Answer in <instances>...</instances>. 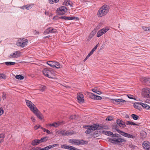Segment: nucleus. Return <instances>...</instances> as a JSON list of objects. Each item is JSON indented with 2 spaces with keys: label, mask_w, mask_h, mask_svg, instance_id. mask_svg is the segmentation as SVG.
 I'll return each instance as SVG.
<instances>
[{
  "label": "nucleus",
  "mask_w": 150,
  "mask_h": 150,
  "mask_svg": "<svg viewBox=\"0 0 150 150\" xmlns=\"http://www.w3.org/2000/svg\"><path fill=\"white\" fill-rule=\"evenodd\" d=\"M90 56L88 54L87 55V56L86 57V58L84 59L83 60V61L85 62Z\"/></svg>",
  "instance_id": "nucleus-62"
},
{
  "label": "nucleus",
  "mask_w": 150,
  "mask_h": 150,
  "mask_svg": "<svg viewBox=\"0 0 150 150\" xmlns=\"http://www.w3.org/2000/svg\"><path fill=\"white\" fill-rule=\"evenodd\" d=\"M40 149V147H37L35 149H33V150H38V149Z\"/></svg>",
  "instance_id": "nucleus-64"
},
{
  "label": "nucleus",
  "mask_w": 150,
  "mask_h": 150,
  "mask_svg": "<svg viewBox=\"0 0 150 150\" xmlns=\"http://www.w3.org/2000/svg\"><path fill=\"white\" fill-rule=\"evenodd\" d=\"M141 103L139 102H136L134 104V107L139 110H140L141 109Z\"/></svg>",
  "instance_id": "nucleus-20"
},
{
  "label": "nucleus",
  "mask_w": 150,
  "mask_h": 150,
  "mask_svg": "<svg viewBox=\"0 0 150 150\" xmlns=\"http://www.w3.org/2000/svg\"><path fill=\"white\" fill-rule=\"evenodd\" d=\"M102 131H98L97 130L95 131L93 133L91 134V136L94 138L98 137L99 135L101 134V133L102 132Z\"/></svg>",
  "instance_id": "nucleus-18"
},
{
  "label": "nucleus",
  "mask_w": 150,
  "mask_h": 150,
  "mask_svg": "<svg viewBox=\"0 0 150 150\" xmlns=\"http://www.w3.org/2000/svg\"><path fill=\"white\" fill-rule=\"evenodd\" d=\"M119 126L116 123L113 124L112 126L113 129L116 130L119 133L121 134L122 133L121 132H123V131L119 129Z\"/></svg>",
  "instance_id": "nucleus-17"
},
{
  "label": "nucleus",
  "mask_w": 150,
  "mask_h": 150,
  "mask_svg": "<svg viewBox=\"0 0 150 150\" xmlns=\"http://www.w3.org/2000/svg\"><path fill=\"white\" fill-rule=\"evenodd\" d=\"M150 80V78L147 77H142L140 78V81L142 83H148Z\"/></svg>",
  "instance_id": "nucleus-19"
},
{
  "label": "nucleus",
  "mask_w": 150,
  "mask_h": 150,
  "mask_svg": "<svg viewBox=\"0 0 150 150\" xmlns=\"http://www.w3.org/2000/svg\"><path fill=\"white\" fill-rule=\"evenodd\" d=\"M102 133L109 136L112 135V137L113 134L112 132L110 131H102Z\"/></svg>",
  "instance_id": "nucleus-26"
},
{
  "label": "nucleus",
  "mask_w": 150,
  "mask_h": 150,
  "mask_svg": "<svg viewBox=\"0 0 150 150\" xmlns=\"http://www.w3.org/2000/svg\"><path fill=\"white\" fill-rule=\"evenodd\" d=\"M87 93L88 95L90 98L92 99H95L96 95L92 93L88 92Z\"/></svg>",
  "instance_id": "nucleus-28"
},
{
  "label": "nucleus",
  "mask_w": 150,
  "mask_h": 150,
  "mask_svg": "<svg viewBox=\"0 0 150 150\" xmlns=\"http://www.w3.org/2000/svg\"><path fill=\"white\" fill-rule=\"evenodd\" d=\"M142 28L145 31L148 30L147 27H142Z\"/></svg>",
  "instance_id": "nucleus-63"
},
{
  "label": "nucleus",
  "mask_w": 150,
  "mask_h": 150,
  "mask_svg": "<svg viewBox=\"0 0 150 150\" xmlns=\"http://www.w3.org/2000/svg\"><path fill=\"white\" fill-rule=\"evenodd\" d=\"M44 75L50 78H53L54 75V72L51 68L45 69L42 71Z\"/></svg>",
  "instance_id": "nucleus-3"
},
{
  "label": "nucleus",
  "mask_w": 150,
  "mask_h": 150,
  "mask_svg": "<svg viewBox=\"0 0 150 150\" xmlns=\"http://www.w3.org/2000/svg\"><path fill=\"white\" fill-rule=\"evenodd\" d=\"M26 105L30 110L33 112L40 120H42L43 116L42 114L38 110L35 105L30 101L25 100Z\"/></svg>",
  "instance_id": "nucleus-1"
},
{
  "label": "nucleus",
  "mask_w": 150,
  "mask_h": 150,
  "mask_svg": "<svg viewBox=\"0 0 150 150\" xmlns=\"http://www.w3.org/2000/svg\"><path fill=\"white\" fill-rule=\"evenodd\" d=\"M2 97L3 99L4 100L6 98V94L4 93H3L2 95Z\"/></svg>",
  "instance_id": "nucleus-56"
},
{
  "label": "nucleus",
  "mask_w": 150,
  "mask_h": 150,
  "mask_svg": "<svg viewBox=\"0 0 150 150\" xmlns=\"http://www.w3.org/2000/svg\"><path fill=\"white\" fill-rule=\"evenodd\" d=\"M6 76L3 73L0 74V79H6Z\"/></svg>",
  "instance_id": "nucleus-43"
},
{
  "label": "nucleus",
  "mask_w": 150,
  "mask_h": 150,
  "mask_svg": "<svg viewBox=\"0 0 150 150\" xmlns=\"http://www.w3.org/2000/svg\"><path fill=\"white\" fill-rule=\"evenodd\" d=\"M4 111L2 107L0 108V116L2 115L4 113Z\"/></svg>",
  "instance_id": "nucleus-53"
},
{
  "label": "nucleus",
  "mask_w": 150,
  "mask_h": 150,
  "mask_svg": "<svg viewBox=\"0 0 150 150\" xmlns=\"http://www.w3.org/2000/svg\"><path fill=\"white\" fill-rule=\"evenodd\" d=\"M58 145L59 144H56L53 145H50L49 146L45 147V149H46V150H48L54 147L58 146Z\"/></svg>",
  "instance_id": "nucleus-25"
},
{
  "label": "nucleus",
  "mask_w": 150,
  "mask_h": 150,
  "mask_svg": "<svg viewBox=\"0 0 150 150\" xmlns=\"http://www.w3.org/2000/svg\"><path fill=\"white\" fill-rule=\"evenodd\" d=\"M76 116L75 115H71L70 116L69 119L71 120H72L73 119H75V118Z\"/></svg>",
  "instance_id": "nucleus-57"
},
{
  "label": "nucleus",
  "mask_w": 150,
  "mask_h": 150,
  "mask_svg": "<svg viewBox=\"0 0 150 150\" xmlns=\"http://www.w3.org/2000/svg\"><path fill=\"white\" fill-rule=\"evenodd\" d=\"M46 88V87L45 86L41 85V86L40 87L39 90L42 92H43L45 90Z\"/></svg>",
  "instance_id": "nucleus-44"
},
{
  "label": "nucleus",
  "mask_w": 150,
  "mask_h": 150,
  "mask_svg": "<svg viewBox=\"0 0 150 150\" xmlns=\"http://www.w3.org/2000/svg\"><path fill=\"white\" fill-rule=\"evenodd\" d=\"M111 101L112 103L116 105L119 104L120 103H124L126 102L124 100L120 99H111Z\"/></svg>",
  "instance_id": "nucleus-8"
},
{
  "label": "nucleus",
  "mask_w": 150,
  "mask_h": 150,
  "mask_svg": "<svg viewBox=\"0 0 150 150\" xmlns=\"http://www.w3.org/2000/svg\"><path fill=\"white\" fill-rule=\"evenodd\" d=\"M88 143V141H85L83 139H76V145H83L87 144Z\"/></svg>",
  "instance_id": "nucleus-10"
},
{
  "label": "nucleus",
  "mask_w": 150,
  "mask_h": 150,
  "mask_svg": "<svg viewBox=\"0 0 150 150\" xmlns=\"http://www.w3.org/2000/svg\"><path fill=\"white\" fill-rule=\"evenodd\" d=\"M121 135L118 134H113L112 138H110L109 141L114 144L121 145L119 143L123 142H126V140L121 138Z\"/></svg>",
  "instance_id": "nucleus-2"
},
{
  "label": "nucleus",
  "mask_w": 150,
  "mask_h": 150,
  "mask_svg": "<svg viewBox=\"0 0 150 150\" xmlns=\"http://www.w3.org/2000/svg\"><path fill=\"white\" fill-rule=\"evenodd\" d=\"M61 147L62 148L68 149H69V145H67V144L62 145Z\"/></svg>",
  "instance_id": "nucleus-48"
},
{
  "label": "nucleus",
  "mask_w": 150,
  "mask_h": 150,
  "mask_svg": "<svg viewBox=\"0 0 150 150\" xmlns=\"http://www.w3.org/2000/svg\"><path fill=\"white\" fill-rule=\"evenodd\" d=\"M69 149H69L70 150H77V149L75 148L74 147L69 146Z\"/></svg>",
  "instance_id": "nucleus-47"
},
{
  "label": "nucleus",
  "mask_w": 150,
  "mask_h": 150,
  "mask_svg": "<svg viewBox=\"0 0 150 150\" xmlns=\"http://www.w3.org/2000/svg\"><path fill=\"white\" fill-rule=\"evenodd\" d=\"M142 95L145 98H150V89L144 88L142 90Z\"/></svg>",
  "instance_id": "nucleus-5"
},
{
  "label": "nucleus",
  "mask_w": 150,
  "mask_h": 150,
  "mask_svg": "<svg viewBox=\"0 0 150 150\" xmlns=\"http://www.w3.org/2000/svg\"><path fill=\"white\" fill-rule=\"evenodd\" d=\"M59 18L61 19H64L65 20H72L75 19H76L77 20H79V18L78 17H70V16H60L59 17Z\"/></svg>",
  "instance_id": "nucleus-13"
},
{
  "label": "nucleus",
  "mask_w": 150,
  "mask_h": 150,
  "mask_svg": "<svg viewBox=\"0 0 150 150\" xmlns=\"http://www.w3.org/2000/svg\"><path fill=\"white\" fill-rule=\"evenodd\" d=\"M28 43V40L27 39H25L23 41H18L17 42L16 44L18 46H20L21 47H24L27 45Z\"/></svg>",
  "instance_id": "nucleus-6"
},
{
  "label": "nucleus",
  "mask_w": 150,
  "mask_h": 150,
  "mask_svg": "<svg viewBox=\"0 0 150 150\" xmlns=\"http://www.w3.org/2000/svg\"><path fill=\"white\" fill-rule=\"evenodd\" d=\"M107 13L108 10L105 11L100 8L98 12L97 15L98 17H100L106 15Z\"/></svg>",
  "instance_id": "nucleus-7"
},
{
  "label": "nucleus",
  "mask_w": 150,
  "mask_h": 150,
  "mask_svg": "<svg viewBox=\"0 0 150 150\" xmlns=\"http://www.w3.org/2000/svg\"><path fill=\"white\" fill-rule=\"evenodd\" d=\"M20 53L21 52L18 51H15L13 53L10 54L9 56V58H17L20 56Z\"/></svg>",
  "instance_id": "nucleus-14"
},
{
  "label": "nucleus",
  "mask_w": 150,
  "mask_h": 150,
  "mask_svg": "<svg viewBox=\"0 0 150 150\" xmlns=\"http://www.w3.org/2000/svg\"><path fill=\"white\" fill-rule=\"evenodd\" d=\"M22 9H26L27 10H29L31 8V6L30 5H29L28 6V5H25V6H24L22 7L21 8Z\"/></svg>",
  "instance_id": "nucleus-37"
},
{
  "label": "nucleus",
  "mask_w": 150,
  "mask_h": 150,
  "mask_svg": "<svg viewBox=\"0 0 150 150\" xmlns=\"http://www.w3.org/2000/svg\"><path fill=\"white\" fill-rule=\"evenodd\" d=\"M146 133L144 131H142L140 133V138L143 140L146 137Z\"/></svg>",
  "instance_id": "nucleus-21"
},
{
  "label": "nucleus",
  "mask_w": 150,
  "mask_h": 150,
  "mask_svg": "<svg viewBox=\"0 0 150 150\" xmlns=\"http://www.w3.org/2000/svg\"><path fill=\"white\" fill-rule=\"evenodd\" d=\"M41 127L40 125H39L38 126L37 125H35L34 127V129L35 130L38 129L39 128Z\"/></svg>",
  "instance_id": "nucleus-59"
},
{
  "label": "nucleus",
  "mask_w": 150,
  "mask_h": 150,
  "mask_svg": "<svg viewBox=\"0 0 150 150\" xmlns=\"http://www.w3.org/2000/svg\"><path fill=\"white\" fill-rule=\"evenodd\" d=\"M47 64L50 66L51 67L54 68L56 67L57 68H60V67H57L56 66V65L54 64L53 62L52 61H49L47 62Z\"/></svg>",
  "instance_id": "nucleus-24"
},
{
  "label": "nucleus",
  "mask_w": 150,
  "mask_h": 150,
  "mask_svg": "<svg viewBox=\"0 0 150 150\" xmlns=\"http://www.w3.org/2000/svg\"><path fill=\"white\" fill-rule=\"evenodd\" d=\"M4 63L6 66H8L14 65L16 64L15 62H5Z\"/></svg>",
  "instance_id": "nucleus-33"
},
{
  "label": "nucleus",
  "mask_w": 150,
  "mask_h": 150,
  "mask_svg": "<svg viewBox=\"0 0 150 150\" xmlns=\"http://www.w3.org/2000/svg\"><path fill=\"white\" fill-rule=\"evenodd\" d=\"M122 133L121 134L123 136H124L125 137H128L129 138L130 136V134H129L128 133H126L124 132H121Z\"/></svg>",
  "instance_id": "nucleus-32"
},
{
  "label": "nucleus",
  "mask_w": 150,
  "mask_h": 150,
  "mask_svg": "<svg viewBox=\"0 0 150 150\" xmlns=\"http://www.w3.org/2000/svg\"><path fill=\"white\" fill-rule=\"evenodd\" d=\"M97 123L95 124L91 125H90L89 127H90L92 131H94L97 129Z\"/></svg>",
  "instance_id": "nucleus-27"
},
{
  "label": "nucleus",
  "mask_w": 150,
  "mask_h": 150,
  "mask_svg": "<svg viewBox=\"0 0 150 150\" xmlns=\"http://www.w3.org/2000/svg\"><path fill=\"white\" fill-rule=\"evenodd\" d=\"M102 9L105 10V11L108 10V13L109 11V6L106 5H104L103 6L101 7Z\"/></svg>",
  "instance_id": "nucleus-35"
},
{
  "label": "nucleus",
  "mask_w": 150,
  "mask_h": 150,
  "mask_svg": "<svg viewBox=\"0 0 150 150\" xmlns=\"http://www.w3.org/2000/svg\"><path fill=\"white\" fill-rule=\"evenodd\" d=\"M103 34H104V33L102 31H101V30H100L98 32L97 34V37H99Z\"/></svg>",
  "instance_id": "nucleus-41"
},
{
  "label": "nucleus",
  "mask_w": 150,
  "mask_h": 150,
  "mask_svg": "<svg viewBox=\"0 0 150 150\" xmlns=\"http://www.w3.org/2000/svg\"><path fill=\"white\" fill-rule=\"evenodd\" d=\"M91 33V35L92 36L93 35V36H94L96 33L95 30H93Z\"/></svg>",
  "instance_id": "nucleus-58"
},
{
  "label": "nucleus",
  "mask_w": 150,
  "mask_h": 150,
  "mask_svg": "<svg viewBox=\"0 0 150 150\" xmlns=\"http://www.w3.org/2000/svg\"><path fill=\"white\" fill-rule=\"evenodd\" d=\"M136 137V135H132L131 134L129 138L134 139Z\"/></svg>",
  "instance_id": "nucleus-55"
},
{
  "label": "nucleus",
  "mask_w": 150,
  "mask_h": 150,
  "mask_svg": "<svg viewBox=\"0 0 150 150\" xmlns=\"http://www.w3.org/2000/svg\"><path fill=\"white\" fill-rule=\"evenodd\" d=\"M40 143L39 139H36L32 141L31 144L33 146L37 145Z\"/></svg>",
  "instance_id": "nucleus-23"
},
{
  "label": "nucleus",
  "mask_w": 150,
  "mask_h": 150,
  "mask_svg": "<svg viewBox=\"0 0 150 150\" xmlns=\"http://www.w3.org/2000/svg\"><path fill=\"white\" fill-rule=\"evenodd\" d=\"M60 133L62 136H68L72 135L74 133L73 132H69L65 130H62L60 131Z\"/></svg>",
  "instance_id": "nucleus-11"
},
{
  "label": "nucleus",
  "mask_w": 150,
  "mask_h": 150,
  "mask_svg": "<svg viewBox=\"0 0 150 150\" xmlns=\"http://www.w3.org/2000/svg\"><path fill=\"white\" fill-rule=\"evenodd\" d=\"M71 1L70 0H64V2H63V4L64 5L67 6L68 5H70L71 7L73 6Z\"/></svg>",
  "instance_id": "nucleus-22"
},
{
  "label": "nucleus",
  "mask_w": 150,
  "mask_h": 150,
  "mask_svg": "<svg viewBox=\"0 0 150 150\" xmlns=\"http://www.w3.org/2000/svg\"><path fill=\"white\" fill-rule=\"evenodd\" d=\"M68 142L71 144H74L76 145V139H69V140Z\"/></svg>",
  "instance_id": "nucleus-34"
},
{
  "label": "nucleus",
  "mask_w": 150,
  "mask_h": 150,
  "mask_svg": "<svg viewBox=\"0 0 150 150\" xmlns=\"http://www.w3.org/2000/svg\"><path fill=\"white\" fill-rule=\"evenodd\" d=\"M4 137L5 135L4 134H0V144L3 142Z\"/></svg>",
  "instance_id": "nucleus-36"
},
{
  "label": "nucleus",
  "mask_w": 150,
  "mask_h": 150,
  "mask_svg": "<svg viewBox=\"0 0 150 150\" xmlns=\"http://www.w3.org/2000/svg\"><path fill=\"white\" fill-rule=\"evenodd\" d=\"M97 130L98 131H102L101 129H106L104 127V126H102L101 125H99L98 124H97Z\"/></svg>",
  "instance_id": "nucleus-29"
},
{
  "label": "nucleus",
  "mask_w": 150,
  "mask_h": 150,
  "mask_svg": "<svg viewBox=\"0 0 150 150\" xmlns=\"http://www.w3.org/2000/svg\"><path fill=\"white\" fill-rule=\"evenodd\" d=\"M89 126H90V125H83V127L84 128L87 129V128L88 127H89Z\"/></svg>",
  "instance_id": "nucleus-60"
},
{
  "label": "nucleus",
  "mask_w": 150,
  "mask_h": 150,
  "mask_svg": "<svg viewBox=\"0 0 150 150\" xmlns=\"http://www.w3.org/2000/svg\"><path fill=\"white\" fill-rule=\"evenodd\" d=\"M142 146L145 149L147 150H150V143L147 141H145L143 142Z\"/></svg>",
  "instance_id": "nucleus-12"
},
{
  "label": "nucleus",
  "mask_w": 150,
  "mask_h": 150,
  "mask_svg": "<svg viewBox=\"0 0 150 150\" xmlns=\"http://www.w3.org/2000/svg\"><path fill=\"white\" fill-rule=\"evenodd\" d=\"M113 118L112 116H109L107 117L106 120V121H110L112 120Z\"/></svg>",
  "instance_id": "nucleus-50"
},
{
  "label": "nucleus",
  "mask_w": 150,
  "mask_h": 150,
  "mask_svg": "<svg viewBox=\"0 0 150 150\" xmlns=\"http://www.w3.org/2000/svg\"><path fill=\"white\" fill-rule=\"evenodd\" d=\"M56 32V30L50 27L48 28L44 31V34L46 35L51 33H54Z\"/></svg>",
  "instance_id": "nucleus-9"
},
{
  "label": "nucleus",
  "mask_w": 150,
  "mask_h": 150,
  "mask_svg": "<svg viewBox=\"0 0 150 150\" xmlns=\"http://www.w3.org/2000/svg\"><path fill=\"white\" fill-rule=\"evenodd\" d=\"M129 147L130 148L132 149H135L136 148H137V147L135 145H133L132 144H130L129 145Z\"/></svg>",
  "instance_id": "nucleus-49"
},
{
  "label": "nucleus",
  "mask_w": 150,
  "mask_h": 150,
  "mask_svg": "<svg viewBox=\"0 0 150 150\" xmlns=\"http://www.w3.org/2000/svg\"><path fill=\"white\" fill-rule=\"evenodd\" d=\"M102 99V98L99 96L96 95L95 100H101Z\"/></svg>",
  "instance_id": "nucleus-51"
},
{
  "label": "nucleus",
  "mask_w": 150,
  "mask_h": 150,
  "mask_svg": "<svg viewBox=\"0 0 150 150\" xmlns=\"http://www.w3.org/2000/svg\"><path fill=\"white\" fill-rule=\"evenodd\" d=\"M126 124L127 125H137L133 122H132L129 121H127L126 123Z\"/></svg>",
  "instance_id": "nucleus-38"
},
{
  "label": "nucleus",
  "mask_w": 150,
  "mask_h": 150,
  "mask_svg": "<svg viewBox=\"0 0 150 150\" xmlns=\"http://www.w3.org/2000/svg\"><path fill=\"white\" fill-rule=\"evenodd\" d=\"M15 77L16 79L20 80H22L24 78V77L21 75H17Z\"/></svg>",
  "instance_id": "nucleus-40"
},
{
  "label": "nucleus",
  "mask_w": 150,
  "mask_h": 150,
  "mask_svg": "<svg viewBox=\"0 0 150 150\" xmlns=\"http://www.w3.org/2000/svg\"><path fill=\"white\" fill-rule=\"evenodd\" d=\"M59 125L56 122H55L52 124H49L50 126H53L54 127H58Z\"/></svg>",
  "instance_id": "nucleus-42"
},
{
  "label": "nucleus",
  "mask_w": 150,
  "mask_h": 150,
  "mask_svg": "<svg viewBox=\"0 0 150 150\" xmlns=\"http://www.w3.org/2000/svg\"><path fill=\"white\" fill-rule=\"evenodd\" d=\"M131 116L133 119L135 120H138L139 118L138 116L134 114L132 115Z\"/></svg>",
  "instance_id": "nucleus-39"
},
{
  "label": "nucleus",
  "mask_w": 150,
  "mask_h": 150,
  "mask_svg": "<svg viewBox=\"0 0 150 150\" xmlns=\"http://www.w3.org/2000/svg\"><path fill=\"white\" fill-rule=\"evenodd\" d=\"M67 11V8L64 6H62L57 8L56 12L57 15L61 16L64 14Z\"/></svg>",
  "instance_id": "nucleus-4"
},
{
  "label": "nucleus",
  "mask_w": 150,
  "mask_h": 150,
  "mask_svg": "<svg viewBox=\"0 0 150 150\" xmlns=\"http://www.w3.org/2000/svg\"><path fill=\"white\" fill-rule=\"evenodd\" d=\"M127 96L129 98L131 99H135L134 98H133V96L131 95H127Z\"/></svg>",
  "instance_id": "nucleus-54"
},
{
  "label": "nucleus",
  "mask_w": 150,
  "mask_h": 150,
  "mask_svg": "<svg viewBox=\"0 0 150 150\" xmlns=\"http://www.w3.org/2000/svg\"><path fill=\"white\" fill-rule=\"evenodd\" d=\"M116 123L120 127L124 128L126 126L125 122L119 119H118L117 120Z\"/></svg>",
  "instance_id": "nucleus-15"
},
{
  "label": "nucleus",
  "mask_w": 150,
  "mask_h": 150,
  "mask_svg": "<svg viewBox=\"0 0 150 150\" xmlns=\"http://www.w3.org/2000/svg\"><path fill=\"white\" fill-rule=\"evenodd\" d=\"M77 99L79 102L83 103L84 102V97L82 94L79 93L77 95Z\"/></svg>",
  "instance_id": "nucleus-16"
},
{
  "label": "nucleus",
  "mask_w": 150,
  "mask_h": 150,
  "mask_svg": "<svg viewBox=\"0 0 150 150\" xmlns=\"http://www.w3.org/2000/svg\"><path fill=\"white\" fill-rule=\"evenodd\" d=\"M140 103L141 106H142L144 108L146 109H149L150 108V106L146 104L143 103Z\"/></svg>",
  "instance_id": "nucleus-30"
},
{
  "label": "nucleus",
  "mask_w": 150,
  "mask_h": 150,
  "mask_svg": "<svg viewBox=\"0 0 150 150\" xmlns=\"http://www.w3.org/2000/svg\"><path fill=\"white\" fill-rule=\"evenodd\" d=\"M109 30V28H105L101 29V31H102V32L104 33L105 34L107 31H108Z\"/></svg>",
  "instance_id": "nucleus-45"
},
{
  "label": "nucleus",
  "mask_w": 150,
  "mask_h": 150,
  "mask_svg": "<svg viewBox=\"0 0 150 150\" xmlns=\"http://www.w3.org/2000/svg\"><path fill=\"white\" fill-rule=\"evenodd\" d=\"M96 50L94 48H93L92 50L91 51V52L89 53L88 54L89 55L91 56V55L93 52H94V51Z\"/></svg>",
  "instance_id": "nucleus-52"
},
{
  "label": "nucleus",
  "mask_w": 150,
  "mask_h": 150,
  "mask_svg": "<svg viewBox=\"0 0 150 150\" xmlns=\"http://www.w3.org/2000/svg\"><path fill=\"white\" fill-rule=\"evenodd\" d=\"M92 91L93 92L96 93H97V91H98V90L95 88L93 89L92 90Z\"/></svg>",
  "instance_id": "nucleus-61"
},
{
  "label": "nucleus",
  "mask_w": 150,
  "mask_h": 150,
  "mask_svg": "<svg viewBox=\"0 0 150 150\" xmlns=\"http://www.w3.org/2000/svg\"><path fill=\"white\" fill-rule=\"evenodd\" d=\"M48 139V137H45L42 138L40 140V143H42L43 142H45L47 141Z\"/></svg>",
  "instance_id": "nucleus-31"
},
{
  "label": "nucleus",
  "mask_w": 150,
  "mask_h": 150,
  "mask_svg": "<svg viewBox=\"0 0 150 150\" xmlns=\"http://www.w3.org/2000/svg\"><path fill=\"white\" fill-rule=\"evenodd\" d=\"M92 132V131L90 127H88L87 130L86 131L85 133L87 134H88Z\"/></svg>",
  "instance_id": "nucleus-46"
}]
</instances>
